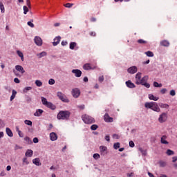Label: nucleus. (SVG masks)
Wrapping results in <instances>:
<instances>
[{
  "mask_svg": "<svg viewBox=\"0 0 177 177\" xmlns=\"http://www.w3.org/2000/svg\"><path fill=\"white\" fill-rule=\"evenodd\" d=\"M145 106L146 109H151V110H153V111H156V113H160V111H161V109H160V106H158V104H157V102H146L145 104Z\"/></svg>",
  "mask_w": 177,
  "mask_h": 177,
  "instance_id": "f257e3e1",
  "label": "nucleus"
},
{
  "mask_svg": "<svg viewBox=\"0 0 177 177\" xmlns=\"http://www.w3.org/2000/svg\"><path fill=\"white\" fill-rule=\"evenodd\" d=\"M71 113L68 111H61L57 114V118L59 120H68Z\"/></svg>",
  "mask_w": 177,
  "mask_h": 177,
  "instance_id": "f03ea898",
  "label": "nucleus"
},
{
  "mask_svg": "<svg viewBox=\"0 0 177 177\" xmlns=\"http://www.w3.org/2000/svg\"><path fill=\"white\" fill-rule=\"evenodd\" d=\"M82 120L84 122V124H95V118L89 116V115H83Z\"/></svg>",
  "mask_w": 177,
  "mask_h": 177,
  "instance_id": "7ed1b4c3",
  "label": "nucleus"
},
{
  "mask_svg": "<svg viewBox=\"0 0 177 177\" xmlns=\"http://www.w3.org/2000/svg\"><path fill=\"white\" fill-rule=\"evenodd\" d=\"M149 76H144L140 81V85H143L145 88H150V84L147 83Z\"/></svg>",
  "mask_w": 177,
  "mask_h": 177,
  "instance_id": "20e7f679",
  "label": "nucleus"
},
{
  "mask_svg": "<svg viewBox=\"0 0 177 177\" xmlns=\"http://www.w3.org/2000/svg\"><path fill=\"white\" fill-rule=\"evenodd\" d=\"M168 120V115L167 113H162L158 118V121L160 122V124H162V122H165Z\"/></svg>",
  "mask_w": 177,
  "mask_h": 177,
  "instance_id": "39448f33",
  "label": "nucleus"
},
{
  "mask_svg": "<svg viewBox=\"0 0 177 177\" xmlns=\"http://www.w3.org/2000/svg\"><path fill=\"white\" fill-rule=\"evenodd\" d=\"M57 96H58L59 99L64 103H68V102H70V100L67 99V97H66V95H64L62 92H57Z\"/></svg>",
  "mask_w": 177,
  "mask_h": 177,
  "instance_id": "423d86ee",
  "label": "nucleus"
},
{
  "mask_svg": "<svg viewBox=\"0 0 177 177\" xmlns=\"http://www.w3.org/2000/svg\"><path fill=\"white\" fill-rule=\"evenodd\" d=\"M80 95L81 91L78 88H75L72 90V95L73 96V97H79Z\"/></svg>",
  "mask_w": 177,
  "mask_h": 177,
  "instance_id": "0eeeda50",
  "label": "nucleus"
},
{
  "mask_svg": "<svg viewBox=\"0 0 177 177\" xmlns=\"http://www.w3.org/2000/svg\"><path fill=\"white\" fill-rule=\"evenodd\" d=\"M141 80H142V73L138 72L136 75V85H140Z\"/></svg>",
  "mask_w": 177,
  "mask_h": 177,
  "instance_id": "6e6552de",
  "label": "nucleus"
},
{
  "mask_svg": "<svg viewBox=\"0 0 177 177\" xmlns=\"http://www.w3.org/2000/svg\"><path fill=\"white\" fill-rule=\"evenodd\" d=\"M127 73H129V74H135L136 73H138V67L131 66L127 69Z\"/></svg>",
  "mask_w": 177,
  "mask_h": 177,
  "instance_id": "1a4fd4ad",
  "label": "nucleus"
},
{
  "mask_svg": "<svg viewBox=\"0 0 177 177\" xmlns=\"http://www.w3.org/2000/svg\"><path fill=\"white\" fill-rule=\"evenodd\" d=\"M34 41L37 46H42V39H41V37L36 36L34 39Z\"/></svg>",
  "mask_w": 177,
  "mask_h": 177,
  "instance_id": "9d476101",
  "label": "nucleus"
},
{
  "mask_svg": "<svg viewBox=\"0 0 177 177\" xmlns=\"http://www.w3.org/2000/svg\"><path fill=\"white\" fill-rule=\"evenodd\" d=\"M72 73L73 74H75V76L77 78H80V77L82 75V72L80 69H73Z\"/></svg>",
  "mask_w": 177,
  "mask_h": 177,
  "instance_id": "9b49d317",
  "label": "nucleus"
},
{
  "mask_svg": "<svg viewBox=\"0 0 177 177\" xmlns=\"http://www.w3.org/2000/svg\"><path fill=\"white\" fill-rule=\"evenodd\" d=\"M84 70H95L96 66L91 65V64H86L83 66Z\"/></svg>",
  "mask_w": 177,
  "mask_h": 177,
  "instance_id": "f8f14e48",
  "label": "nucleus"
},
{
  "mask_svg": "<svg viewBox=\"0 0 177 177\" xmlns=\"http://www.w3.org/2000/svg\"><path fill=\"white\" fill-rule=\"evenodd\" d=\"M100 153L101 156H104V154H107V147L100 146Z\"/></svg>",
  "mask_w": 177,
  "mask_h": 177,
  "instance_id": "ddd939ff",
  "label": "nucleus"
},
{
  "mask_svg": "<svg viewBox=\"0 0 177 177\" xmlns=\"http://www.w3.org/2000/svg\"><path fill=\"white\" fill-rule=\"evenodd\" d=\"M15 69L17 71H19V73H21V74H24L26 73V71H24V68L20 65H17L15 66Z\"/></svg>",
  "mask_w": 177,
  "mask_h": 177,
  "instance_id": "4468645a",
  "label": "nucleus"
},
{
  "mask_svg": "<svg viewBox=\"0 0 177 177\" xmlns=\"http://www.w3.org/2000/svg\"><path fill=\"white\" fill-rule=\"evenodd\" d=\"M60 39H62V37H60V36L56 37L54 39V42H53V46H57V45L60 44Z\"/></svg>",
  "mask_w": 177,
  "mask_h": 177,
  "instance_id": "2eb2a0df",
  "label": "nucleus"
},
{
  "mask_svg": "<svg viewBox=\"0 0 177 177\" xmlns=\"http://www.w3.org/2000/svg\"><path fill=\"white\" fill-rule=\"evenodd\" d=\"M104 120L106 122H113V118L110 117L109 113L104 115Z\"/></svg>",
  "mask_w": 177,
  "mask_h": 177,
  "instance_id": "dca6fc26",
  "label": "nucleus"
},
{
  "mask_svg": "<svg viewBox=\"0 0 177 177\" xmlns=\"http://www.w3.org/2000/svg\"><path fill=\"white\" fill-rule=\"evenodd\" d=\"M50 139L52 142H55V140H57V134L55 132H52L50 133Z\"/></svg>",
  "mask_w": 177,
  "mask_h": 177,
  "instance_id": "f3484780",
  "label": "nucleus"
},
{
  "mask_svg": "<svg viewBox=\"0 0 177 177\" xmlns=\"http://www.w3.org/2000/svg\"><path fill=\"white\" fill-rule=\"evenodd\" d=\"M126 85L127 88H135L136 86H135V84L132 83L131 80H128L126 82Z\"/></svg>",
  "mask_w": 177,
  "mask_h": 177,
  "instance_id": "a211bd4d",
  "label": "nucleus"
},
{
  "mask_svg": "<svg viewBox=\"0 0 177 177\" xmlns=\"http://www.w3.org/2000/svg\"><path fill=\"white\" fill-rule=\"evenodd\" d=\"M46 107H48V109H50L51 110H56V106L55 104H53L52 102H48L46 105Z\"/></svg>",
  "mask_w": 177,
  "mask_h": 177,
  "instance_id": "6ab92c4d",
  "label": "nucleus"
},
{
  "mask_svg": "<svg viewBox=\"0 0 177 177\" xmlns=\"http://www.w3.org/2000/svg\"><path fill=\"white\" fill-rule=\"evenodd\" d=\"M42 113H44V110L37 109L36 112L34 113L35 117H41L42 115Z\"/></svg>",
  "mask_w": 177,
  "mask_h": 177,
  "instance_id": "aec40b11",
  "label": "nucleus"
},
{
  "mask_svg": "<svg viewBox=\"0 0 177 177\" xmlns=\"http://www.w3.org/2000/svg\"><path fill=\"white\" fill-rule=\"evenodd\" d=\"M161 46L168 47L169 46V41L168 40H162L160 41Z\"/></svg>",
  "mask_w": 177,
  "mask_h": 177,
  "instance_id": "412c9836",
  "label": "nucleus"
},
{
  "mask_svg": "<svg viewBox=\"0 0 177 177\" xmlns=\"http://www.w3.org/2000/svg\"><path fill=\"white\" fill-rule=\"evenodd\" d=\"M32 162L35 164V165H37V167H39V165H41V160H39V158L33 159Z\"/></svg>",
  "mask_w": 177,
  "mask_h": 177,
  "instance_id": "4be33fe9",
  "label": "nucleus"
},
{
  "mask_svg": "<svg viewBox=\"0 0 177 177\" xmlns=\"http://www.w3.org/2000/svg\"><path fill=\"white\" fill-rule=\"evenodd\" d=\"M149 99L150 100H153L154 102H157L160 99L158 97H155L153 94H149Z\"/></svg>",
  "mask_w": 177,
  "mask_h": 177,
  "instance_id": "5701e85b",
  "label": "nucleus"
},
{
  "mask_svg": "<svg viewBox=\"0 0 177 177\" xmlns=\"http://www.w3.org/2000/svg\"><path fill=\"white\" fill-rule=\"evenodd\" d=\"M34 151H32V150L31 149H28L25 153L26 157H32V154H33Z\"/></svg>",
  "mask_w": 177,
  "mask_h": 177,
  "instance_id": "b1692460",
  "label": "nucleus"
},
{
  "mask_svg": "<svg viewBox=\"0 0 177 177\" xmlns=\"http://www.w3.org/2000/svg\"><path fill=\"white\" fill-rule=\"evenodd\" d=\"M6 133L10 138H12L13 136V132H12V130H10L9 128L6 129Z\"/></svg>",
  "mask_w": 177,
  "mask_h": 177,
  "instance_id": "393cba45",
  "label": "nucleus"
},
{
  "mask_svg": "<svg viewBox=\"0 0 177 177\" xmlns=\"http://www.w3.org/2000/svg\"><path fill=\"white\" fill-rule=\"evenodd\" d=\"M167 136H162L161 138V143L162 145H168V141L166 140Z\"/></svg>",
  "mask_w": 177,
  "mask_h": 177,
  "instance_id": "a878e982",
  "label": "nucleus"
},
{
  "mask_svg": "<svg viewBox=\"0 0 177 177\" xmlns=\"http://www.w3.org/2000/svg\"><path fill=\"white\" fill-rule=\"evenodd\" d=\"M37 56L39 59H41V57H44V56H46V52L43 51L40 53L37 54Z\"/></svg>",
  "mask_w": 177,
  "mask_h": 177,
  "instance_id": "bb28decb",
  "label": "nucleus"
},
{
  "mask_svg": "<svg viewBox=\"0 0 177 177\" xmlns=\"http://www.w3.org/2000/svg\"><path fill=\"white\" fill-rule=\"evenodd\" d=\"M16 95H17V91H16L15 90H12V93L10 97V102H12V100H13L15 97H16Z\"/></svg>",
  "mask_w": 177,
  "mask_h": 177,
  "instance_id": "cd10ccee",
  "label": "nucleus"
},
{
  "mask_svg": "<svg viewBox=\"0 0 177 177\" xmlns=\"http://www.w3.org/2000/svg\"><path fill=\"white\" fill-rule=\"evenodd\" d=\"M17 53L18 55V56H19V57H21V61L24 62V55H23V53H21V51L20 50H17Z\"/></svg>",
  "mask_w": 177,
  "mask_h": 177,
  "instance_id": "c85d7f7f",
  "label": "nucleus"
},
{
  "mask_svg": "<svg viewBox=\"0 0 177 177\" xmlns=\"http://www.w3.org/2000/svg\"><path fill=\"white\" fill-rule=\"evenodd\" d=\"M145 54L148 56V57H153L154 56V53L151 51H147L145 53Z\"/></svg>",
  "mask_w": 177,
  "mask_h": 177,
  "instance_id": "c756f323",
  "label": "nucleus"
},
{
  "mask_svg": "<svg viewBox=\"0 0 177 177\" xmlns=\"http://www.w3.org/2000/svg\"><path fill=\"white\" fill-rule=\"evenodd\" d=\"M159 106L161 109H168V107H169V105H168L167 104H164V103H160Z\"/></svg>",
  "mask_w": 177,
  "mask_h": 177,
  "instance_id": "7c9ffc66",
  "label": "nucleus"
},
{
  "mask_svg": "<svg viewBox=\"0 0 177 177\" xmlns=\"http://www.w3.org/2000/svg\"><path fill=\"white\" fill-rule=\"evenodd\" d=\"M75 46H77V43H75V42H71L70 43L69 48L72 50H74V48H75Z\"/></svg>",
  "mask_w": 177,
  "mask_h": 177,
  "instance_id": "2f4dec72",
  "label": "nucleus"
},
{
  "mask_svg": "<svg viewBox=\"0 0 177 177\" xmlns=\"http://www.w3.org/2000/svg\"><path fill=\"white\" fill-rule=\"evenodd\" d=\"M24 141L28 142V145H32V141L31 140L30 138H29V137H25L24 138Z\"/></svg>",
  "mask_w": 177,
  "mask_h": 177,
  "instance_id": "473e14b6",
  "label": "nucleus"
},
{
  "mask_svg": "<svg viewBox=\"0 0 177 177\" xmlns=\"http://www.w3.org/2000/svg\"><path fill=\"white\" fill-rule=\"evenodd\" d=\"M41 102H42V104H44V106H46L48 104V103L49 102H48V100H46V98L41 97Z\"/></svg>",
  "mask_w": 177,
  "mask_h": 177,
  "instance_id": "72a5a7b5",
  "label": "nucleus"
},
{
  "mask_svg": "<svg viewBox=\"0 0 177 177\" xmlns=\"http://www.w3.org/2000/svg\"><path fill=\"white\" fill-rule=\"evenodd\" d=\"M139 151L142 153V156H147V151L144 150L142 148H139Z\"/></svg>",
  "mask_w": 177,
  "mask_h": 177,
  "instance_id": "f704fd0d",
  "label": "nucleus"
},
{
  "mask_svg": "<svg viewBox=\"0 0 177 177\" xmlns=\"http://www.w3.org/2000/svg\"><path fill=\"white\" fill-rule=\"evenodd\" d=\"M153 86L155 88H161L162 86V84H158L157 82H153Z\"/></svg>",
  "mask_w": 177,
  "mask_h": 177,
  "instance_id": "c9c22d12",
  "label": "nucleus"
},
{
  "mask_svg": "<svg viewBox=\"0 0 177 177\" xmlns=\"http://www.w3.org/2000/svg\"><path fill=\"white\" fill-rule=\"evenodd\" d=\"M138 43L145 45V44H147V41L144 40L142 39H140L138 40Z\"/></svg>",
  "mask_w": 177,
  "mask_h": 177,
  "instance_id": "e433bc0d",
  "label": "nucleus"
},
{
  "mask_svg": "<svg viewBox=\"0 0 177 177\" xmlns=\"http://www.w3.org/2000/svg\"><path fill=\"white\" fill-rule=\"evenodd\" d=\"M31 89H32V87L31 86L25 87L24 88V93H27V92H28V91H31Z\"/></svg>",
  "mask_w": 177,
  "mask_h": 177,
  "instance_id": "4c0bfd02",
  "label": "nucleus"
},
{
  "mask_svg": "<svg viewBox=\"0 0 177 177\" xmlns=\"http://www.w3.org/2000/svg\"><path fill=\"white\" fill-rule=\"evenodd\" d=\"M0 9L1 10V13H5V6L2 2H0Z\"/></svg>",
  "mask_w": 177,
  "mask_h": 177,
  "instance_id": "58836bf2",
  "label": "nucleus"
},
{
  "mask_svg": "<svg viewBox=\"0 0 177 177\" xmlns=\"http://www.w3.org/2000/svg\"><path fill=\"white\" fill-rule=\"evenodd\" d=\"M120 142H115L113 145V148L115 149V150H118V149H120Z\"/></svg>",
  "mask_w": 177,
  "mask_h": 177,
  "instance_id": "ea45409f",
  "label": "nucleus"
},
{
  "mask_svg": "<svg viewBox=\"0 0 177 177\" xmlns=\"http://www.w3.org/2000/svg\"><path fill=\"white\" fill-rule=\"evenodd\" d=\"M166 153L167 154V156H174V152L171 149H167Z\"/></svg>",
  "mask_w": 177,
  "mask_h": 177,
  "instance_id": "a19ab883",
  "label": "nucleus"
},
{
  "mask_svg": "<svg viewBox=\"0 0 177 177\" xmlns=\"http://www.w3.org/2000/svg\"><path fill=\"white\" fill-rule=\"evenodd\" d=\"M97 128H99V127L97 126V124H93L91 127V131H96V129H97Z\"/></svg>",
  "mask_w": 177,
  "mask_h": 177,
  "instance_id": "79ce46f5",
  "label": "nucleus"
},
{
  "mask_svg": "<svg viewBox=\"0 0 177 177\" xmlns=\"http://www.w3.org/2000/svg\"><path fill=\"white\" fill-rule=\"evenodd\" d=\"M24 122H25V124H26V125H29V126L32 125V122H31V120H26L24 121Z\"/></svg>",
  "mask_w": 177,
  "mask_h": 177,
  "instance_id": "37998d69",
  "label": "nucleus"
},
{
  "mask_svg": "<svg viewBox=\"0 0 177 177\" xmlns=\"http://www.w3.org/2000/svg\"><path fill=\"white\" fill-rule=\"evenodd\" d=\"M23 164L24 165L25 164L26 165H28V164H30V162L27 160V158H23Z\"/></svg>",
  "mask_w": 177,
  "mask_h": 177,
  "instance_id": "c03bdc74",
  "label": "nucleus"
},
{
  "mask_svg": "<svg viewBox=\"0 0 177 177\" xmlns=\"http://www.w3.org/2000/svg\"><path fill=\"white\" fill-rule=\"evenodd\" d=\"M93 157L95 160H99V158H100V155L99 153H94Z\"/></svg>",
  "mask_w": 177,
  "mask_h": 177,
  "instance_id": "a18cd8bd",
  "label": "nucleus"
},
{
  "mask_svg": "<svg viewBox=\"0 0 177 177\" xmlns=\"http://www.w3.org/2000/svg\"><path fill=\"white\" fill-rule=\"evenodd\" d=\"M28 12V8L26 6H24V14L27 15Z\"/></svg>",
  "mask_w": 177,
  "mask_h": 177,
  "instance_id": "49530a36",
  "label": "nucleus"
},
{
  "mask_svg": "<svg viewBox=\"0 0 177 177\" xmlns=\"http://www.w3.org/2000/svg\"><path fill=\"white\" fill-rule=\"evenodd\" d=\"M35 84L37 86H41L42 85V82H41V80H36Z\"/></svg>",
  "mask_w": 177,
  "mask_h": 177,
  "instance_id": "de8ad7c7",
  "label": "nucleus"
},
{
  "mask_svg": "<svg viewBox=\"0 0 177 177\" xmlns=\"http://www.w3.org/2000/svg\"><path fill=\"white\" fill-rule=\"evenodd\" d=\"M73 6H74L73 3H67L64 4L65 8H71Z\"/></svg>",
  "mask_w": 177,
  "mask_h": 177,
  "instance_id": "09e8293b",
  "label": "nucleus"
},
{
  "mask_svg": "<svg viewBox=\"0 0 177 177\" xmlns=\"http://www.w3.org/2000/svg\"><path fill=\"white\" fill-rule=\"evenodd\" d=\"M48 84H49V85H54V84H55V80H54L53 79H50V80H48Z\"/></svg>",
  "mask_w": 177,
  "mask_h": 177,
  "instance_id": "8fccbe9b",
  "label": "nucleus"
},
{
  "mask_svg": "<svg viewBox=\"0 0 177 177\" xmlns=\"http://www.w3.org/2000/svg\"><path fill=\"white\" fill-rule=\"evenodd\" d=\"M99 82H103L104 81V76H100L98 78Z\"/></svg>",
  "mask_w": 177,
  "mask_h": 177,
  "instance_id": "3c124183",
  "label": "nucleus"
},
{
  "mask_svg": "<svg viewBox=\"0 0 177 177\" xmlns=\"http://www.w3.org/2000/svg\"><path fill=\"white\" fill-rule=\"evenodd\" d=\"M28 26H29V27H31L32 28H34L35 27L34 24H32V22L31 21L28 22Z\"/></svg>",
  "mask_w": 177,
  "mask_h": 177,
  "instance_id": "603ef678",
  "label": "nucleus"
},
{
  "mask_svg": "<svg viewBox=\"0 0 177 177\" xmlns=\"http://www.w3.org/2000/svg\"><path fill=\"white\" fill-rule=\"evenodd\" d=\"M160 93H162V95H165V93H167V88H162L160 90Z\"/></svg>",
  "mask_w": 177,
  "mask_h": 177,
  "instance_id": "864d4df0",
  "label": "nucleus"
},
{
  "mask_svg": "<svg viewBox=\"0 0 177 177\" xmlns=\"http://www.w3.org/2000/svg\"><path fill=\"white\" fill-rule=\"evenodd\" d=\"M175 95H176V93L175 92V90H171L170 91V95L171 96H175Z\"/></svg>",
  "mask_w": 177,
  "mask_h": 177,
  "instance_id": "5fc2aeb1",
  "label": "nucleus"
},
{
  "mask_svg": "<svg viewBox=\"0 0 177 177\" xmlns=\"http://www.w3.org/2000/svg\"><path fill=\"white\" fill-rule=\"evenodd\" d=\"M14 82H15V84H20V80H19L17 77H15L14 79Z\"/></svg>",
  "mask_w": 177,
  "mask_h": 177,
  "instance_id": "6e6d98bb",
  "label": "nucleus"
},
{
  "mask_svg": "<svg viewBox=\"0 0 177 177\" xmlns=\"http://www.w3.org/2000/svg\"><path fill=\"white\" fill-rule=\"evenodd\" d=\"M18 135H19V138H23V136H24V135L21 132V131H20V130L18 131Z\"/></svg>",
  "mask_w": 177,
  "mask_h": 177,
  "instance_id": "4d7b16f0",
  "label": "nucleus"
},
{
  "mask_svg": "<svg viewBox=\"0 0 177 177\" xmlns=\"http://www.w3.org/2000/svg\"><path fill=\"white\" fill-rule=\"evenodd\" d=\"M129 146L130 147H135V143L133 142V141L129 142Z\"/></svg>",
  "mask_w": 177,
  "mask_h": 177,
  "instance_id": "13d9d810",
  "label": "nucleus"
},
{
  "mask_svg": "<svg viewBox=\"0 0 177 177\" xmlns=\"http://www.w3.org/2000/svg\"><path fill=\"white\" fill-rule=\"evenodd\" d=\"M26 5L28 8H31V2H30V0H26Z\"/></svg>",
  "mask_w": 177,
  "mask_h": 177,
  "instance_id": "bf43d9fd",
  "label": "nucleus"
},
{
  "mask_svg": "<svg viewBox=\"0 0 177 177\" xmlns=\"http://www.w3.org/2000/svg\"><path fill=\"white\" fill-rule=\"evenodd\" d=\"M160 167H165L167 165V163L165 162H160Z\"/></svg>",
  "mask_w": 177,
  "mask_h": 177,
  "instance_id": "052dcab7",
  "label": "nucleus"
},
{
  "mask_svg": "<svg viewBox=\"0 0 177 177\" xmlns=\"http://www.w3.org/2000/svg\"><path fill=\"white\" fill-rule=\"evenodd\" d=\"M68 43L67 41H62L61 44L62 46H66Z\"/></svg>",
  "mask_w": 177,
  "mask_h": 177,
  "instance_id": "680f3d73",
  "label": "nucleus"
},
{
  "mask_svg": "<svg viewBox=\"0 0 177 177\" xmlns=\"http://www.w3.org/2000/svg\"><path fill=\"white\" fill-rule=\"evenodd\" d=\"M177 161V156H174L172 158V162H176Z\"/></svg>",
  "mask_w": 177,
  "mask_h": 177,
  "instance_id": "e2e57ef3",
  "label": "nucleus"
},
{
  "mask_svg": "<svg viewBox=\"0 0 177 177\" xmlns=\"http://www.w3.org/2000/svg\"><path fill=\"white\" fill-rule=\"evenodd\" d=\"M38 142H39L38 138H33V143H38Z\"/></svg>",
  "mask_w": 177,
  "mask_h": 177,
  "instance_id": "0e129e2a",
  "label": "nucleus"
},
{
  "mask_svg": "<svg viewBox=\"0 0 177 177\" xmlns=\"http://www.w3.org/2000/svg\"><path fill=\"white\" fill-rule=\"evenodd\" d=\"M91 37H96V32H90Z\"/></svg>",
  "mask_w": 177,
  "mask_h": 177,
  "instance_id": "69168bd1",
  "label": "nucleus"
},
{
  "mask_svg": "<svg viewBox=\"0 0 177 177\" xmlns=\"http://www.w3.org/2000/svg\"><path fill=\"white\" fill-rule=\"evenodd\" d=\"M6 175V173H5L4 171H1L0 174V176H5Z\"/></svg>",
  "mask_w": 177,
  "mask_h": 177,
  "instance_id": "338daca9",
  "label": "nucleus"
},
{
  "mask_svg": "<svg viewBox=\"0 0 177 177\" xmlns=\"http://www.w3.org/2000/svg\"><path fill=\"white\" fill-rule=\"evenodd\" d=\"M127 176L128 177H132V176H133V173H127Z\"/></svg>",
  "mask_w": 177,
  "mask_h": 177,
  "instance_id": "774afa93",
  "label": "nucleus"
}]
</instances>
